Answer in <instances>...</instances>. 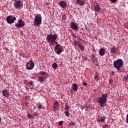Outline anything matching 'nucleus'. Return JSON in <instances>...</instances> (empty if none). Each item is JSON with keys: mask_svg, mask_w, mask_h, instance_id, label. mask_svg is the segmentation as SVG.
Masks as SVG:
<instances>
[{"mask_svg": "<svg viewBox=\"0 0 128 128\" xmlns=\"http://www.w3.org/2000/svg\"><path fill=\"white\" fill-rule=\"evenodd\" d=\"M78 45V43H76V42H74V46H77Z\"/></svg>", "mask_w": 128, "mask_h": 128, "instance_id": "42", "label": "nucleus"}, {"mask_svg": "<svg viewBox=\"0 0 128 128\" xmlns=\"http://www.w3.org/2000/svg\"><path fill=\"white\" fill-rule=\"evenodd\" d=\"M60 108V106L58 102H55L54 103V110H56Z\"/></svg>", "mask_w": 128, "mask_h": 128, "instance_id": "12", "label": "nucleus"}, {"mask_svg": "<svg viewBox=\"0 0 128 128\" xmlns=\"http://www.w3.org/2000/svg\"><path fill=\"white\" fill-rule=\"evenodd\" d=\"M92 58H93V60H95L96 56L94 55V54L92 55Z\"/></svg>", "mask_w": 128, "mask_h": 128, "instance_id": "34", "label": "nucleus"}, {"mask_svg": "<svg viewBox=\"0 0 128 128\" xmlns=\"http://www.w3.org/2000/svg\"><path fill=\"white\" fill-rule=\"evenodd\" d=\"M28 118H34V116L30 114H28Z\"/></svg>", "mask_w": 128, "mask_h": 128, "instance_id": "28", "label": "nucleus"}, {"mask_svg": "<svg viewBox=\"0 0 128 128\" xmlns=\"http://www.w3.org/2000/svg\"><path fill=\"white\" fill-rule=\"evenodd\" d=\"M83 86H88V83L86 82H84Z\"/></svg>", "mask_w": 128, "mask_h": 128, "instance_id": "38", "label": "nucleus"}, {"mask_svg": "<svg viewBox=\"0 0 128 128\" xmlns=\"http://www.w3.org/2000/svg\"><path fill=\"white\" fill-rule=\"evenodd\" d=\"M38 80L39 82H44V77L42 76H40V77H39L38 78Z\"/></svg>", "mask_w": 128, "mask_h": 128, "instance_id": "22", "label": "nucleus"}, {"mask_svg": "<svg viewBox=\"0 0 128 128\" xmlns=\"http://www.w3.org/2000/svg\"><path fill=\"white\" fill-rule=\"evenodd\" d=\"M34 66V62H32V60H30V62L26 63V68H27V70H32Z\"/></svg>", "mask_w": 128, "mask_h": 128, "instance_id": "7", "label": "nucleus"}, {"mask_svg": "<svg viewBox=\"0 0 128 128\" xmlns=\"http://www.w3.org/2000/svg\"><path fill=\"white\" fill-rule=\"evenodd\" d=\"M58 38V36L57 34L53 35L49 34L46 37L47 42H50L51 44H54V42H56V38Z\"/></svg>", "mask_w": 128, "mask_h": 128, "instance_id": "2", "label": "nucleus"}, {"mask_svg": "<svg viewBox=\"0 0 128 128\" xmlns=\"http://www.w3.org/2000/svg\"><path fill=\"white\" fill-rule=\"evenodd\" d=\"M94 78H95L96 80H100V75L96 74Z\"/></svg>", "mask_w": 128, "mask_h": 128, "instance_id": "24", "label": "nucleus"}, {"mask_svg": "<svg viewBox=\"0 0 128 128\" xmlns=\"http://www.w3.org/2000/svg\"><path fill=\"white\" fill-rule=\"evenodd\" d=\"M42 24V15L37 14L34 18V24L36 26H38Z\"/></svg>", "mask_w": 128, "mask_h": 128, "instance_id": "4", "label": "nucleus"}, {"mask_svg": "<svg viewBox=\"0 0 128 128\" xmlns=\"http://www.w3.org/2000/svg\"><path fill=\"white\" fill-rule=\"evenodd\" d=\"M16 20V18L15 16H8L6 18V21L8 24H14V21Z\"/></svg>", "mask_w": 128, "mask_h": 128, "instance_id": "6", "label": "nucleus"}, {"mask_svg": "<svg viewBox=\"0 0 128 128\" xmlns=\"http://www.w3.org/2000/svg\"><path fill=\"white\" fill-rule=\"evenodd\" d=\"M26 104H28L26 103Z\"/></svg>", "mask_w": 128, "mask_h": 128, "instance_id": "47", "label": "nucleus"}, {"mask_svg": "<svg viewBox=\"0 0 128 128\" xmlns=\"http://www.w3.org/2000/svg\"><path fill=\"white\" fill-rule=\"evenodd\" d=\"M125 80H128V79L125 77Z\"/></svg>", "mask_w": 128, "mask_h": 128, "instance_id": "46", "label": "nucleus"}, {"mask_svg": "<svg viewBox=\"0 0 128 128\" xmlns=\"http://www.w3.org/2000/svg\"><path fill=\"white\" fill-rule=\"evenodd\" d=\"M62 124H64V121H60L58 123L59 126H62Z\"/></svg>", "mask_w": 128, "mask_h": 128, "instance_id": "32", "label": "nucleus"}, {"mask_svg": "<svg viewBox=\"0 0 128 128\" xmlns=\"http://www.w3.org/2000/svg\"><path fill=\"white\" fill-rule=\"evenodd\" d=\"M108 126V124H106L103 126V128H106Z\"/></svg>", "mask_w": 128, "mask_h": 128, "instance_id": "37", "label": "nucleus"}, {"mask_svg": "<svg viewBox=\"0 0 128 128\" xmlns=\"http://www.w3.org/2000/svg\"><path fill=\"white\" fill-rule=\"evenodd\" d=\"M110 52L112 54H114L116 52V47H112L110 49Z\"/></svg>", "mask_w": 128, "mask_h": 128, "instance_id": "20", "label": "nucleus"}, {"mask_svg": "<svg viewBox=\"0 0 128 128\" xmlns=\"http://www.w3.org/2000/svg\"><path fill=\"white\" fill-rule=\"evenodd\" d=\"M60 46V44H56V46L54 47V50H59Z\"/></svg>", "mask_w": 128, "mask_h": 128, "instance_id": "25", "label": "nucleus"}, {"mask_svg": "<svg viewBox=\"0 0 128 128\" xmlns=\"http://www.w3.org/2000/svg\"><path fill=\"white\" fill-rule=\"evenodd\" d=\"M24 24H26L24 22L22 21V20L20 19L18 20V23L15 24V26L16 28H22V26H24Z\"/></svg>", "mask_w": 128, "mask_h": 128, "instance_id": "8", "label": "nucleus"}, {"mask_svg": "<svg viewBox=\"0 0 128 128\" xmlns=\"http://www.w3.org/2000/svg\"><path fill=\"white\" fill-rule=\"evenodd\" d=\"M62 48H60L59 49L57 50L56 52L57 54H62Z\"/></svg>", "mask_w": 128, "mask_h": 128, "instance_id": "21", "label": "nucleus"}, {"mask_svg": "<svg viewBox=\"0 0 128 128\" xmlns=\"http://www.w3.org/2000/svg\"><path fill=\"white\" fill-rule=\"evenodd\" d=\"M40 74H41V76H46V72H40Z\"/></svg>", "mask_w": 128, "mask_h": 128, "instance_id": "27", "label": "nucleus"}, {"mask_svg": "<svg viewBox=\"0 0 128 128\" xmlns=\"http://www.w3.org/2000/svg\"><path fill=\"white\" fill-rule=\"evenodd\" d=\"M76 2L78 4H79L80 6H84V4L85 2L84 0H76Z\"/></svg>", "mask_w": 128, "mask_h": 128, "instance_id": "15", "label": "nucleus"}, {"mask_svg": "<svg viewBox=\"0 0 128 128\" xmlns=\"http://www.w3.org/2000/svg\"><path fill=\"white\" fill-rule=\"evenodd\" d=\"M126 122L127 124H128V114L126 116Z\"/></svg>", "mask_w": 128, "mask_h": 128, "instance_id": "40", "label": "nucleus"}, {"mask_svg": "<svg viewBox=\"0 0 128 128\" xmlns=\"http://www.w3.org/2000/svg\"><path fill=\"white\" fill-rule=\"evenodd\" d=\"M94 10L95 12H100V5L94 6Z\"/></svg>", "mask_w": 128, "mask_h": 128, "instance_id": "16", "label": "nucleus"}, {"mask_svg": "<svg viewBox=\"0 0 128 128\" xmlns=\"http://www.w3.org/2000/svg\"><path fill=\"white\" fill-rule=\"evenodd\" d=\"M106 54L105 50L104 48H102L99 52V54L100 56H104Z\"/></svg>", "mask_w": 128, "mask_h": 128, "instance_id": "13", "label": "nucleus"}, {"mask_svg": "<svg viewBox=\"0 0 128 128\" xmlns=\"http://www.w3.org/2000/svg\"><path fill=\"white\" fill-rule=\"evenodd\" d=\"M64 114L65 116H67V118H68V116H70V113L68 112V111H65Z\"/></svg>", "mask_w": 128, "mask_h": 128, "instance_id": "26", "label": "nucleus"}, {"mask_svg": "<svg viewBox=\"0 0 128 128\" xmlns=\"http://www.w3.org/2000/svg\"><path fill=\"white\" fill-rule=\"evenodd\" d=\"M2 94L4 96H5V98L10 96V92L6 89L2 90Z\"/></svg>", "mask_w": 128, "mask_h": 128, "instance_id": "11", "label": "nucleus"}, {"mask_svg": "<svg viewBox=\"0 0 128 128\" xmlns=\"http://www.w3.org/2000/svg\"><path fill=\"white\" fill-rule=\"evenodd\" d=\"M2 122V118H0V122Z\"/></svg>", "mask_w": 128, "mask_h": 128, "instance_id": "44", "label": "nucleus"}, {"mask_svg": "<svg viewBox=\"0 0 128 128\" xmlns=\"http://www.w3.org/2000/svg\"><path fill=\"white\" fill-rule=\"evenodd\" d=\"M14 6L16 10H20V8H22V1L19 0L18 1H16L14 3Z\"/></svg>", "mask_w": 128, "mask_h": 128, "instance_id": "5", "label": "nucleus"}, {"mask_svg": "<svg viewBox=\"0 0 128 128\" xmlns=\"http://www.w3.org/2000/svg\"><path fill=\"white\" fill-rule=\"evenodd\" d=\"M14 0V2H16V0Z\"/></svg>", "mask_w": 128, "mask_h": 128, "instance_id": "49", "label": "nucleus"}, {"mask_svg": "<svg viewBox=\"0 0 128 128\" xmlns=\"http://www.w3.org/2000/svg\"><path fill=\"white\" fill-rule=\"evenodd\" d=\"M34 116H40V114H38V113H35L34 114Z\"/></svg>", "mask_w": 128, "mask_h": 128, "instance_id": "39", "label": "nucleus"}, {"mask_svg": "<svg viewBox=\"0 0 128 128\" xmlns=\"http://www.w3.org/2000/svg\"><path fill=\"white\" fill-rule=\"evenodd\" d=\"M38 110H42V105L41 104L38 106Z\"/></svg>", "mask_w": 128, "mask_h": 128, "instance_id": "29", "label": "nucleus"}, {"mask_svg": "<svg viewBox=\"0 0 128 128\" xmlns=\"http://www.w3.org/2000/svg\"><path fill=\"white\" fill-rule=\"evenodd\" d=\"M15 2H18V0H15Z\"/></svg>", "mask_w": 128, "mask_h": 128, "instance_id": "43", "label": "nucleus"}, {"mask_svg": "<svg viewBox=\"0 0 128 128\" xmlns=\"http://www.w3.org/2000/svg\"><path fill=\"white\" fill-rule=\"evenodd\" d=\"M72 88L74 92H77L78 88V84H72Z\"/></svg>", "mask_w": 128, "mask_h": 128, "instance_id": "14", "label": "nucleus"}, {"mask_svg": "<svg viewBox=\"0 0 128 128\" xmlns=\"http://www.w3.org/2000/svg\"><path fill=\"white\" fill-rule=\"evenodd\" d=\"M70 28L73 30H78V24L74 22H71L70 24Z\"/></svg>", "mask_w": 128, "mask_h": 128, "instance_id": "9", "label": "nucleus"}, {"mask_svg": "<svg viewBox=\"0 0 128 128\" xmlns=\"http://www.w3.org/2000/svg\"><path fill=\"white\" fill-rule=\"evenodd\" d=\"M111 2H112V4H114V2H116L118 0H110Z\"/></svg>", "mask_w": 128, "mask_h": 128, "instance_id": "31", "label": "nucleus"}, {"mask_svg": "<svg viewBox=\"0 0 128 128\" xmlns=\"http://www.w3.org/2000/svg\"><path fill=\"white\" fill-rule=\"evenodd\" d=\"M28 84H29L30 86H32V84H33V82L32 81H30L28 82Z\"/></svg>", "mask_w": 128, "mask_h": 128, "instance_id": "36", "label": "nucleus"}, {"mask_svg": "<svg viewBox=\"0 0 128 128\" xmlns=\"http://www.w3.org/2000/svg\"><path fill=\"white\" fill-rule=\"evenodd\" d=\"M69 124H70V126H74V124H76L74 122H70Z\"/></svg>", "mask_w": 128, "mask_h": 128, "instance_id": "33", "label": "nucleus"}, {"mask_svg": "<svg viewBox=\"0 0 128 128\" xmlns=\"http://www.w3.org/2000/svg\"><path fill=\"white\" fill-rule=\"evenodd\" d=\"M60 6L61 8H66L68 6V4L65 1L62 0L60 2Z\"/></svg>", "mask_w": 128, "mask_h": 128, "instance_id": "10", "label": "nucleus"}, {"mask_svg": "<svg viewBox=\"0 0 128 128\" xmlns=\"http://www.w3.org/2000/svg\"><path fill=\"white\" fill-rule=\"evenodd\" d=\"M64 110L65 111L70 110V106H68V103H66L65 104Z\"/></svg>", "mask_w": 128, "mask_h": 128, "instance_id": "19", "label": "nucleus"}, {"mask_svg": "<svg viewBox=\"0 0 128 128\" xmlns=\"http://www.w3.org/2000/svg\"><path fill=\"white\" fill-rule=\"evenodd\" d=\"M124 66V61L122 59H118L114 62V66L117 70H120V68Z\"/></svg>", "mask_w": 128, "mask_h": 128, "instance_id": "3", "label": "nucleus"}, {"mask_svg": "<svg viewBox=\"0 0 128 128\" xmlns=\"http://www.w3.org/2000/svg\"><path fill=\"white\" fill-rule=\"evenodd\" d=\"M126 78H127V80H128V75H127Z\"/></svg>", "mask_w": 128, "mask_h": 128, "instance_id": "45", "label": "nucleus"}, {"mask_svg": "<svg viewBox=\"0 0 128 128\" xmlns=\"http://www.w3.org/2000/svg\"><path fill=\"white\" fill-rule=\"evenodd\" d=\"M72 36H73L74 38H76V35L74 33H72Z\"/></svg>", "mask_w": 128, "mask_h": 128, "instance_id": "30", "label": "nucleus"}, {"mask_svg": "<svg viewBox=\"0 0 128 128\" xmlns=\"http://www.w3.org/2000/svg\"><path fill=\"white\" fill-rule=\"evenodd\" d=\"M78 46L79 48H80V50H84V46H82V44L79 43L78 44Z\"/></svg>", "mask_w": 128, "mask_h": 128, "instance_id": "18", "label": "nucleus"}, {"mask_svg": "<svg viewBox=\"0 0 128 128\" xmlns=\"http://www.w3.org/2000/svg\"><path fill=\"white\" fill-rule=\"evenodd\" d=\"M26 104H28L26 103Z\"/></svg>", "mask_w": 128, "mask_h": 128, "instance_id": "48", "label": "nucleus"}, {"mask_svg": "<svg viewBox=\"0 0 128 128\" xmlns=\"http://www.w3.org/2000/svg\"><path fill=\"white\" fill-rule=\"evenodd\" d=\"M52 68H54V70H56V68H58V64L56 63H54L52 64Z\"/></svg>", "mask_w": 128, "mask_h": 128, "instance_id": "23", "label": "nucleus"}, {"mask_svg": "<svg viewBox=\"0 0 128 128\" xmlns=\"http://www.w3.org/2000/svg\"><path fill=\"white\" fill-rule=\"evenodd\" d=\"M62 20H66V15H64L62 16Z\"/></svg>", "mask_w": 128, "mask_h": 128, "instance_id": "35", "label": "nucleus"}, {"mask_svg": "<svg viewBox=\"0 0 128 128\" xmlns=\"http://www.w3.org/2000/svg\"><path fill=\"white\" fill-rule=\"evenodd\" d=\"M104 120H106V117L104 116L101 118L98 119L97 120V122H104Z\"/></svg>", "mask_w": 128, "mask_h": 128, "instance_id": "17", "label": "nucleus"}, {"mask_svg": "<svg viewBox=\"0 0 128 128\" xmlns=\"http://www.w3.org/2000/svg\"><path fill=\"white\" fill-rule=\"evenodd\" d=\"M112 82H113L112 80V79H110L109 80V82L110 84H112Z\"/></svg>", "mask_w": 128, "mask_h": 128, "instance_id": "41", "label": "nucleus"}, {"mask_svg": "<svg viewBox=\"0 0 128 128\" xmlns=\"http://www.w3.org/2000/svg\"><path fill=\"white\" fill-rule=\"evenodd\" d=\"M107 98L108 94H102V96H100L98 98L97 100L102 108L106 106V102L108 100Z\"/></svg>", "mask_w": 128, "mask_h": 128, "instance_id": "1", "label": "nucleus"}]
</instances>
